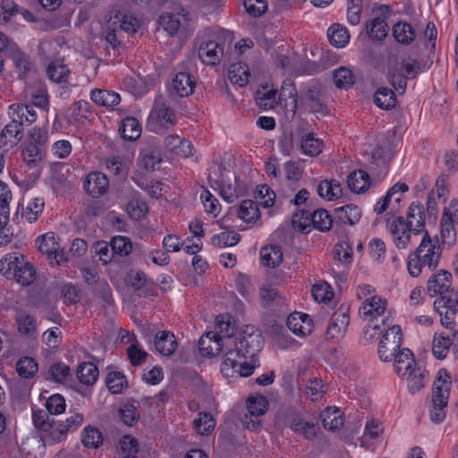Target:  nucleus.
Instances as JSON below:
<instances>
[{
    "instance_id": "f257e3e1",
    "label": "nucleus",
    "mask_w": 458,
    "mask_h": 458,
    "mask_svg": "<svg viewBox=\"0 0 458 458\" xmlns=\"http://www.w3.org/2000/svg\"><path fill=\"white\" fill-rule=\"evenodd\" d=\"M262 336H248L243 339L242 345L236 346L229 340L227 352H225V359L221 364V372L226 377L250 376L254 367L246 362L248 357H254L262 348Z\"/></svg>"
},
{
    "instance_id": "f03ea898",
    "label": "nucleus",
    "mask_w": 458,
    "mask_h": 458,
    "mask_svg": "<svg viewBox=\"0 0 458 458\" xmlns=\"http://www.w3.org/2000/svg\"><path fill=\"white\" fill-rule=\"evenodd\" d=\"M441 254L442 250L438 242H433L426 231L420 246L408 257L409 274L417 277L420 275L422 267L426 266L431 270L435 269L438 265Z\"/></svg>"
},
{
    "instance_id": "7ed1b4c3",
    "label": "nucleus",
    "mask_w": 458,
    "mask_h": 458,
    "mask_svg": "<svg viewBox=\"0 0 458 458\" xmlns=\"http://www.w3.org/2000/svg\"><path fill=\"white\" fill-rule=\"evenodd\" d=\"M451 386L450 374L445 369H440L433 384L432 406L429 410L430 419L435 423H441L445 419Z\"/></svg>"
},
{
    "instance_id": "20e7f679",
    "label": "nucleus",
    "mask_w": 458,
    "mask_h": 458,
    "mask_svg": "<svg viewBox=\"0 0 458 458\" xmlns=\"http://www.w3.org/2000/svg\"><path fill=\"white\" fill-rule=\"evenodd\" d=\"M175 123L176 115L174 109L168 106L163 96H157L148 118V128L154 132H160L162 129H167Z\"/></svg>"
},
{
    "instance_id": "39448f33",
    "label": "nucleus",
    "mask_w": 458,
    "mask_h": 458,
    "mask_svg": "<svg viewBox=\"0 0 458 458\" xmlns=\"http://www.w3.org/2000/svg\"><path fill=\"white\" fill-rule=\"evenodd\" d=\"M403 334L400 326L387 324V329L384 331L378 342L377 353L382 361L388 362L394 355L401 350Z\"/></svg>"
},
{
    "instance_id": "423d86ee",
    "label": "nucleus",
    "mask_w": 458,
    "mask_h": 458,
    "mask_svg": "<svg viewBox=\"0 0 458 458\" xmlns=\"http://www.w3.org/2000/svg\"><path fill=\"white\" fill-rule=\"evenodd\" d=\"M217 326L220 330V337L225 345V352H227V343L232 341L236 346L242 345L243 339L248 336L261 335L260 333L254 330V327L246 326V329L242 332L234 334V324L231 321V317L220 315L217 318Z\"/></svg>"
},
{
    "instance_id": "0eeeda50",
    "label": "nucleus",
    "mask_w": 458,
    "mask_h": 458,
    "mask_svg": "<svg viewBox=\"0 0 458 458\" xmlns=\"http://www.w3.org/2000/svg\"><path fill=\"white\" fill-rule=\"evenodd\" d=\"M301 106L313 114L327 115L329 108L325 102L323 91L318 86H311L303 90L300 97Z\"/></svg>"
},
{
    "instance_id": "6e6552de",
    "label": "nucleus",
    "mask_w": 458,
    "mask_h": 458,
    "mask_svg": "<svg viewBox=\"0 0 458 458\" xmlns=\"http://www.w3.org/2000/svg\"><path fill=\"white\" fill-rule=\"evenodd\" d=\"M268 406V402L263 395L250 396L247 400L249 414L242 419V424L250 429H257L260 425L259 418L263 415Z\"/></svg>"
},
{
    "instance_id": "1a4fd4ad",
    "label": "nucleus",
    "mask_w": 458,
    "mask_h": 458,
    "mask_svg": "<svg viewBox=\"0 0 458 458\" xmlns=\"http://www.w3.org/2000/svg\"><path fill=\"white\" fill-rule=\"evenodd\" d=\"M389 231L395 246L399 249H405L411 240V228L405 222L403 216H396L388 225Z\"/></svg>"
},
{
    "instance_id": "9d476101",
    "label": "nucleus",
    "mask_w": 458,
    "mask_h": 458,
    "mask_svg": "<svg viewBox=\"0 0 458 458\" xmlns=\"http://www.w3.org/2000/svg\"><path fill=\"white\" fill-rule=\"evenodd\" d=\"M224 55V47L216 41H201L198 49V55L201 62L207 65H216L220 63Z\"/></svg>"
},
{
    "instance_id": "9b49d317",
    "label": "nucleus",
    "mask_w": 458,
    "mask_h": 458,
    "mask_svg": "<svg viewBox=\"0 0 458 458\" xmlns=\"http://www.w3.org/2000/svg\"><path fill=\"white\" fill-rule=\"evenodd\" d=\"M195 88V81L188 72H178L175 74L172 83L168 87L172 97H188Z\"/></svg>"
},
{
    "instance_id": "f8f14e48",
    "label": "nucleus",
    "mask_w": 458,
    "mask_h": 458,
    "mask_svg": "<svg viewBox=\"0 0 458 458\" xmlns=\"http://www.w3.org/2000/svg\"><path fill=\"white\" fill-rule=\"evenodd\" d=\"M452 274L442 269L430 276L427 290L430 296L442 295L451 287Z\"/></svg>"
},
{
    "instance_id": "ddd939ff",
    "label": "nucleus",
    "mask_w": 458,
    "mask_h": 458,
    "mask_svg": "<svg viewBox=\"0 0 458 458\" xmlns=\"http://www.w3.org/2000/svg\"><path fill=\"white\" fill-rule=\"evenodd\" d=\"M222 350H225L222 338L214 332H208L199 340V351L202 356H215Z\"/></svg>"
},
{
    "instance_id": "4468645a",
    "label": "nucleus",
    "mask_w": 458,
    "mask_h": 458,
    "mask_svg": "<svg viewBox=\"0 0 458 458\" xmlns=\"http://www.w3.org/2000/svg\"><path fill=\"white\" fill-rule=\"evenodd\" d=\"M108 185V179L104 174L94 172L87 176L84 189L89 195L97 198L106 192Z\"/></svg>"
},
{
    "instance_id": "2eb2a0df",
    "label": "nucleus",
    "mask_w": 458,
    "mask_h": 458,
    "mask_svg": "<svg viewBox=\"0 0 458 458\" xmlns=\"http://www.w3.org/2000/svg\"><path fill=\"white\" fill-rule=\"evenodd\" d=\"M83 415L76 412L66 419L65 421L59 423L49 434V439L53 443L60 442L68 431L76 429L82 422Z\"/></svg>"
},
{
    "instance_id": "dca6fc26",
    "label": "nucleus",
    "mask_w": 458,
    "mask_h": 458,
    "mask_svg": "<svg viewBox=\"0 0 458 458\" xmlns=\"http://www.w3.org/2000/svg\"><path fill=\"white\" fill-rule=\"evenodd\" d=\"M348 314L341 310L334 313L331 322L327 327V336L329 339H339L344 336L349 326Z\"/></svg>"
},
{
    "instance_id": "f3484780",
    "label": "nucleus",
    "mask_w": 458,
    "mask_h": 458,
    "mask_svg": "<svg viewBox=\"0 0 458 458\" xmlns=\"http://www.w3.org/2000/svg\"><path fill=\"white\" fill-rule=\"evenodd\" d=\"M393 359L394 360V370L401 377H405L413 368L417 367L413 353L408 348L399 350Z\"/></svg>"
},
{
    "instance_id": "a211bd4d",
    "label": "nucleus",
    "mask_w": 458,
    "mask_h": 458,
    "mask_svg": "<svg viewBox=\"0 0 458 458\" xmlns=\"http://www.w3.org/2000/svg\"><path fill=\"white\" fill-rule=\"evenodd\" d=\"M23 136V127L18 122L12 121L6 124L0 134V148L6 147L9 143L11 146L16 145Z\"/></svg>"
},
{
    "instance_id": "6ab92c4d",
    "label": "nucleus",
    "mask_w": 458,
    "mask_h": 458,
    "mask_svg": "<svg viewBox=\"0 0 458 458\" xmlns=\"http://www.w3.org/2000/svg\"><path fill=\"white\" fill-rule=\"evenodd\" d=\"M165 145L173 154L188 157L192 155L193 147L190 140L178 135H169L165 139Z\"/></svg>"
},
{
    "instance_id": "aec40b11",
    "label": "nucleus",
    "mask_w": 458,
    "mask_h": 458,
    "mask_svg": "<svg viewBox=\"0 0 458 458\" xmlns=\"http://www.w3.org/2000/svg\"><path fill=\"white\" fill-rule=\"evenodd\" d=\"M407 219V225L415 234H419L420 232H422L425 225L423 205L420 202H412L409 207Z\"/></svg>"
},
{
    "instance_id": "412c9836",
    "label": "nucleus",
    "mask_w": 458,
    "mask_h": 458,
    "mask_svg": "<svg viewBox=\"0 0 458 458\" xmlns=\"http://www.w3.org/2000/svg\"><path fill=\"white\" fill-rule=\"evenodd\" d=\"M386 300L377 295H373L363 302V305L360 308V313L365 317L377 318L384 314L386 310Z\"/></svg>"
},
{
    "instance_id": "4be33fe9",
    "label": "nucleus",
    "mask_w": 458,
    "mask_h": 458,
    "mask_svg": "<svg viewBox=\"0 0 458 458\" xmlns=\"http://www.w3.org/2000/svg\"><path fill=\"white\" fill-rule=\"evenodd\" d=\"M155 347L165 356L172 355L177 348L176 339L171 332L160 331L156 335Z\"/></svg>"
},
{
    "instance_id": "5701e85b",
    "label": "nucleus",
    "mask_w": 458,
    "mask_h": 458,
    "mask_svg": "<svg viewBox=\"0 0 458 458\" xmlns=\"http://www.w3.org/2000/svg\"><path fill=\"white\" fill-rule=\"evenodd\" d=\"M119 131L124 140L133 141L141 134V124L137 118L128 116L122 121Z\"/></svg>"
},
{
    "instance_id": "b1692460",
    "label": "nucleus",
    "mask_w": 458,
    "mask_h": 458,
    "mask_svg": "<svg viewBox=\"0 0 458 458\" xmlns=\"http://www.w3.org/2000/svg\"><path fill=\"white\" fill-rule=\"evenodd\" d=\"M250 77V69L246 64L236 63L231 64L228 78L233 84H237L240 87L246 86L249 83Z\"/></svg>"
},
{
    "instance_id": "393cba45",
    "label": "nucleus",
    "mask_w": 458,
    "mask_h": 458,
    "mask_svg": "<svg viewBox=\"0 0 458 458\" xmlns=\"http://www.w3.org/2000/svg\"><path fill=\"white\" fill-rule=\"evenodd\" d=\"M300 148L303 154L317 157L322 152L324 143L321 140L315 138L314 133H306L301 139Z\"/></svg>"
},
{
    "instance_id": "a878e982",
    "label": "nucleus",
    "mask_w": 458,
    "mask_h": 458,
    "mask_svg": "<svg viewBox=\"0 0 458 458\" xmlns=\"http://www.w3.org/2000/svg\"><path fill=\"white\" fill-rule=\"evenodd\" d=\"M90 98L96 104L106 107L114 106L121 101V98L116 92L98 89L91 91Z\"/></svg>"
},
{
    "instance_id": "bb28decb",
    "label": "nucleus",
    "mask_w": 458,
    "mask_h": 458,
    "mask_svg": "<svg viewBox=\"0 0 458 458\" xmlns=\"http://www.w3.org/2000/svg\"><path fill=\"white\" fill-rule=\"evenodd\" d=\"M370 183L369 174L363 170H356L352 172L347 179V184L349 189L353 192H363L365 191Z\"/></svg>"
},
{
    "instance_id": "cd10ccee",
    "label": "nucleus",
    "mask_w": 458,
    "mask_h": 458,
    "mask_svg": "<svg viewBox=\"0 0 458 458\" xmlns=\"http://www.w3.org/2000/svg\"><path fill=\"white\" fill-rule=\"evenodd\" d=\"M182 16L180 13H165L159 16L158 24L168 35L174 36L182 26Z\"/></svg>"
},
{
    "instance_id": "c85d7f7f",
    "label": "nucleus",
    "mask_w": 458,
    "mask_h": 458,
    "mask_svg": "<svg viewBox=\"0 0 458 458\" xmlns=\"http://www.w3.org/2000/svg\"><path fill=\"white\" fill-rule=\"evenodd\" d=\"M21 261L14 271L13 278L22 285H29L36 279V270L28 262H24L23 255H21Z\"/></svg>"
},
{
    "instance_id": "c756f323",
    "label": "nucleus",
    "mask_w": 458,
    "mask_h": 458,
    "mask_svg": "<svg viewBox=\"0 0 458 458\" xmlns=\"http://www.w3.org/2000/svg\"><path fill=\"white\" fill-rule=\"evenodd\" d=\"M374 103L381 109H391L396 104L395 93L388 88H379L374 94Z\"/></svg>"
},
{
    "instance_id": "7c9ffc66",
    "label": "nucleus",
    "mask_w": 458,
    "mask_h": 458,
    "mask_svg": "<svg viewBox=\"0 0 458 458\" xmlns=\"http://www.w3.org/2000/svg\"><path fill=\"white\" fill-rule=\"evenodd\" d=\"M427 375V370L421 367H415L406 374L408 387L411 393L419 392L425 386Z\"/></svg>"
},
{
    "instance_id": "2f4dec72",
    "label": "nucleus",
    "mask_w": 458,
    "mask_h": 458,
    "mask_svg": "<svg viewBox=\"0 0 458 458\" xmlns=\"http://www.w3.org/2000/svg\"><path fill=\"white\" fill-rule=\"evenodd\" d=\"M291 428L296 433L301 434L306 439L312 440L317 437L318 426L313 422H308L302 419L294 418Z\"/></svg>"
},
{
    "instance_id": "473e14b6",
    "label": "nucleus",
    "mask_w": 458,
    "mask_h": 458,
    "mask_svg": "<svg viewBox=\"0 0 458 458\" xmlns=\"http://www.w3.org/2000/svg\"><path fill=\"white\" fill-rule=\"evenodd\" d=\"M77 377L84 385H93L98 377V369L91 362H83L77 369Z\"/></svg>"
},
{
    "instance_id": "72a5a7b5",
    "label": "nucleus",
    "mask_w": 458,
    "mask_h": 458,
    "mask_svg": "<svg viewBox=\"0 0 458 458\" xmlns=\"http://www.w3.org/2000/svg\"><path fill=\"white\" fill-rule=\"evenodd\" d=\"M238 217L246 223L255 222L259 216V209L251 199L242 200L237 209Z\"/></svg>"
},
{
    "instance_id": "f704fd0d",
    "label": "nucleus",
    "mask_w": 458,
    "mask_h": 458,
    "mask_svg": "<svg viewBox=\"0 0 458 458\" xmlns=\"http://www.w3.org/2000/svg\"><path fill=\"white\" fill-rule=\"evenodd\" d=\"M366 29L369 37L376 40L384 39L388 33V25L382 18H374L368 21Z\"/></svg>"
},
{
    "instance_id": "c9c22d12",
    "label": "nucleus",
    "mask_w": 458,
    "mask_h": 458,
    "mask_svg": "<svg viewBox=\"0 0 458 458\" xmlns=\"http://www.w3.org/2000/svg\"><path fill=\"white\" fill-rule=\"evenodd\" d=\"M323 427L327 430H335L344 425V419L339 410L327 408L321 413Z\"/></svg>"
},
{
    "instance_id": "e433bc0d",
    "label": "nucleus",
    "mask_w": 458,
    "mask_h": 458,
    "mask_svg": "<svg viewBox=\"0 0 458 458\" xmlns=\"http://www.w3.org/2000/svg\"><path fill=\"white\" fill-rule=\"evenodd\" d=\"M328 38L332 45L336 47H344L350 40L347 29L341 24H333L328 29Z\"/></svg>"
},
{
    "instance_id": "4c0bfd02",
    "label": "nucleus",
    "mask_w": 458,
    "mask_h": 458,
    "mask_svg": "<svg viewBox=\"0 0 458 458\" xmlns=\"http://www.w3.org/2000/svg\"><path fill=\"white\" fill-rule=\"evenodd\" d=\"M263 264L268 267H275L283 261V252L278 246L264 247L260 250Z\"/></svg>"
},
{
    "instance_id": "58836bf2",
    "label": "nucleus",
    "mask_w": 458,
    "mask_h": 458,
    "mask_svg": "<svg viewBox=\"0 0 458 458\" xmlns=\"http://www.w3.org/2000/svg\"><path fill=\"white\" fill-rule=\"evenodd\" d=\"M38 248L42 253L52 257L53 253L60 250V244L54 233H47L37 239Z\"/></svg>"
},
{
    "instance_id": "ea45409f",
    "label": "nucleus",
    "mask_w": 458,
    "mask_h": 458,
    "mask_svg": "<svg viewBox=\"0 0 458 458\" xmlns=\"http://www.w3.org/2000/svg\"><path fill=\"white\" fill-rule=\"evenodd\" d=\"M436 310L447 309L458 311V291L449 289L434 302Z\"/></svg>"
},
{
    "instance_id": "a19ab883",
    "label": "nucleus",
    "mask_w": 458,
    "mask_h": 458,
    "mask_svg": "<svg viewBox=\"0 0 458 458\" xmlns=\"http://www.w3.org/2000/svg\"><path fill=\"white\" fill-rule=\"evenodd\" d=\"M393 35L399 43L409 44L415 38L416 33L411 24L397 22L393 27Z\"/></svg>"
},
{
    "instance_id": "79ce46f5",
    "label": "nucleus",
    "mask_w": 458,
    "mask_h": 458,
    "mask_svg": "<svg viewBox=\"0 0 458 458\" xmlns=\"http://www.w3.org/2000/svg\"><path fill=\"white\" fill-rule=\"evenodd\" d=\"M336 213L338 214L339 219L343 223H348L352 225L359 222L361 213L360 208L352 204L345 205L341 208H335Z\"/></svg>"
},
{
    "instance_id": "37998d69",
    "label": "nucleus",
    "mask_w": 458,
    "mask_h": 458,
    "mask_svg": "<svg viewBox=\"0 0 458 458\" xmlns=\"http://www.w3.org/2000/svg\"><path fill=\"white\" fill-rule=\"evenodd\" d=\"M241 241V235L233 231H225L212 237L211 242L215 247L225 248L236 245Z\"/></svg>"
},
{
    "instance_id": "c03bdc74",
    "label": "nucleus",
    "mask_w": 458,
    "mask_h": 458,
    "mask_svg": "<svg viewBox=\"0 0 458 458\" xmlns=\"http://www.w3.org/2000/svg\"><path fill=\"white\" fill-rule=\"evenodd\" d=\"M310 220L314 228L322 232L328 231L333 224V219L324 208L313 211L310 215Z\"/></svg>"
},
{
    "instance_id": "a18cd8bd",
    "label": "nucleus",
    "mask_w": 458,
    "mask_h": 458,
    "mask_svg": "<svg viewBox=\"0 0 458 458\" xmlns=\"http://www.w3.org/2000/svg\"><path fill=\"white\" fill-rule=\"evenodd\" d=\"M71 377V369L64 363H55L51 365L45 374V378L55 382H64L66 378Z\"/></svg>"
},
{
    "instance_id": "49530a36",
    "label": "nucleus",
    "mask_w": 458,
    "mask_h": 458,
    "mask_svg": "<svg viewBox=\"0 0 458 458\" xmlns=\"http://www.w3.org/2000/svg\"><path fill=\"white\" fill-rule=\"evenodd\" d=\"M194 429L199 435H208L216 426V421L208 412H199L193 420Z\"/></svg>"
},
{
    "instance_id": "de8ad7c7",
    "label": "nucleus",
    "mask_w": 458,
    "mask_h": 458,
    "mask_svg": "<svg viewBox=\"0 0 458 458\" xmlns=\"http://www.w3.org/2000/svg\"><path fill=\"white\" fill-rule=\"evenodd\" d=\"M18 331L21 335L32 336L37 332V323L34 317L21 313L16 318Z\"/></svg>"
},
{
    "instance_id": "09e8293b",
    "label": "nucleus",
    "mask_w": 458,
    "mask_h": 458,
    "mask_svg": "<svg viewBox=\"0 0 458 458\" xmlns=\"http://www.w3.org/2000/svg\"><path fill=\"white\" fill-rule=\"evenodd\" d=\"M49 412L45 410H34L32 413V420L34 426L44 432L52 431L54 429L55 420H50Z\"/></svg>"
},
{
    "instance_id": "8fccbe9b",
    "label": "nucleus",
    "mask_w": 458,
    "mask_h": 458,
    "mask_svg": "<svg viewBox=\"0 0 458 458\" xmlns=\"http://www.w3.org/2000/svg\"><path fill=\"white\" fill-rule=\"evenodd\" d=\"M38 369V363L30 357H22L16 363V371L24 378L32 377Z\"/></svg>"
},
{
    "instance_id": "3c124183",
    "label": "nucleus",
    "mask_w": 458,
    "mask_h": 458,
    "mask_svg": "<svg viewBox=\"0 0 458 458\" xmlns=\"http://www.w3.org/2000/svg\"><path fill=\"white\" fill-rule=\"evenodd\" d=\"M81 442L86 447L98 448L103 442L102 433L95 427L88 426L84 428Z\"/></svg>"
},
{
    "instance_id": "603ef678",
    "label": "nucleus",
    "mask_w": 458,
    "mask_h": 458,
    "mask_svg": "<svg viewBox=\"0 0 458 458\" xmlns=\"http://www.w3.org/2000/svg\"><path fill=\"white\" fill-rule=\"evenodd\" d=\"M106 386L112 394H121L127 386V380L123 374L118 371L109 372L106 378Z\"/></svg>"
},
{
    "instance_id": "864d4df0",
    "label": "nucleus",
    "mask_w": 458,
    "mask_h": 458,
    "mask_svg": "<svg viewBox=\"0 0 458 458\" xmlns=\"http://www.w3.org/2000/svg\"><path fill=\"white\" fill-rule=\"evenodd\" d=\"M47 75L55 82H62L67 80L69 70L60 60L52 62L47 67Z\"/></svg>"
},
{
    "instance_id": "5fc2aeb1",
    "label": "nucleus",
    "mask_w": 458,
    "mask_h": 458,
    "mask_svg": "<svg viewBox=\"0 0 458 458\" xmlns=\"http://www.w3.org/2000/svg\"><path fill=\"white\" fill-rule=\"evenodd\" d=\"M161 155L157 149L147 148L140 152V164L146 170L154 171L156 165L161 162Z\"/></svg>"
},
{
    "instance_id": "6e6d98bb",
    "label": "nucleus",
    "mask_w": 458,
    "mask_h": 458,
    "mask_svg": "<svg viewBox=\"0 0 458 458\" xmlns=\"http://www.w3.org/2000/svg\"><path fill=\"white\" fill-rule=\"evenodd\" d=\"M451 344L452 341L449 336L435 335L432 345V352L434 356L438 360L445 358L449 352Z\"/></svg>"
},
{
    "instance_id": "4d7b16f0",
    "label": "nucleus",
    "mask_w": 458,
    "mask_h": 458,
    "mask_svg": "<svg viewBox=\"0 0 458 458\" xmlns=\"http://www.w3.org/2000/svg\"><path fill=\"white\" fill-rule=\"evenodd\" d=\"M21 255H5L4 258L0 259V272L7 277H13V276L14 275V271L16 270V268H18V266L21 263Z\"/></svg>"
},
{
    "instance_id": "13d9d810",
    "label": "nucleus",
    "mask_w": 458,
    "mask_h": 458,
    "mask_svg": "<svg viewBox=\"0 0 458 458\" xmlns=\"http://www.w3.org/2000/svg\"><path fill=\"white\" fill-rule=\"evenodd\" d=\"M333 80L339 89H347L354 83V75L350 69L340 67L334 72Z\"/></svg>"
},
{
    "instance_id": "bf43d9fd",
    "label": "nucleus",
    "mask_w": 458,
    "mask_h": 458,
    "mask_svg": "<svg viewBox=\"0 0 458 458\" xmlns=\"http://www.w3.org/2000/svg\"><path fill=\"white\" fill-rule=\"evenodd\" d=\"M44 200L40 198L32 199L26 206L22 215L30 222H35L44 210Z\"/></svg>"
},
{
    "instance_id": "052dcab7",
    "label": "nucleus",
    "mask_w": 458,
    "mask_h": 458,
    "mask_svg": "<svg viewBox=\"0 0 458 458\" xmlns=\"http://www.w3.org/2000/svg\"><path fill=\"white\" fill-rule=\"evenodd\" d=\"M113 253L120 256H126L132 251V243L129 238L124 236L114 237L110 242Z\"/></svg>"
},
{
    "instance_id": "680f3d73",
    "label": "nucleus",
    "mask_w": 458,
    "mask_h": 458,
    "mask_svg": "<svg viewBox=\"0 0 458 458\" xmlns=\"http://www.w3.org/2000/svg\"><path fill=\"white\" fill-rule=\"evenodd\" d=\"M45 150L46 149L41 147H38L28 142L27 146L23 149V159L28 163V165H35L42 159Z\"/></svg>"
},
{
    "instance_id": "e2e57ef3",
    "label": "nucleus",
    "mask_w": 458,
    "mask_h": 458,
    "mask_svg": "<svg viewBox=\"0 0 458 458\" xmlns=\"http://www.w3.org/2000/svg\"><path fill=\"white\" fill-rule=\"evenodd\" d=\"M310 215L311 213L305 209L294 213L292 218L293 228L301 233L305 232L312 225Z\"/></svg>"
},
{
    "instance_id": "0e129e2a",
    "label": "nucleus",
    "mask_w": 458,
    "mask_h": 458,
    "mask_svg": "<svg viewBox=\"0 0 458 458\" xmlns=\"http://www.w3.org/2000/svg\"><path fill=\"white\" fill-rule=\"evenodd\" d=\"M333 255L342 263L350 264L352 259V250L348 242H343L334 246Z\"/></svg>"
},
{
    "instance_id": "69168bd1",
    "label": "nucleus",
    "mask_w": 458,
    "mask_h": 458,
    "mask_svg": "<svg viewBox=\"0 0 458 458\" xmlns=\"http://www.w3.org/2000/svg\"><path fill=\"white\" fill-rule=\"evenodd\" d=\"M277 91L270 89L267 91L259 90L256 94V101L259 106L264 109H271L276 105Z\"/></svg>"
},
{
    "instance_id": "338daca9",
    "label": "nucleus",
    "mask_w": 458,
    "mask_h": 458,
    "mask_svg": "<svg viewBox=\"0 0 458 458\" xmlns=\"http://www.w3.org/2000/svg\"><path fill=\"white\" fill-rule=\"evenodd\" d=\"M246 12L252 17H260L267 10V0H244Z\"/></svg>"
},
{
    "instance_id": "774afa93",
    "label": "nucleus",
    "mask_w": 458,
    "mask_h": 458,
    "mask_svg": "<svg viewBox=\"0 0 458 458\" xmlns=\"http://www.w3.org/2000/svg\"><path fill=\"white\" fill-rule=\"evenodd\" d=\"M387 80L396 91L404 93L407 86V78L403 74L402 70H390L387 74Z\"/></svg>"
}]
</instances>
